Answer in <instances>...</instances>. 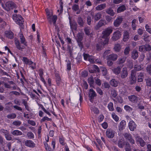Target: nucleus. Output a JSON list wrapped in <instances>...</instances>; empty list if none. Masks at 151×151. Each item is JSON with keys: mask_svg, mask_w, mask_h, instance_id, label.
Masks as SVG:
<instances>
[{"mask_svg": "<svg viewBox=\"0 0 151 151\" xmlns=\"http://www.w3.org/2000/svg\"><path fill=\"white\" fill-rule=\"evenodd\" d=\"M23 61L26 64L31 65L33 63L31 61L29 60L26 57L23 58Z\"/></svg>", "mask_w": 151, "mask_h": 151, "instance_id": "nucleus-45", "label": "nucleus"}, {"mask_svg": "<svg viewBox=\"0 0 151 151\" xmlns=\"http://www.w3.org/2000/svg\"><path fill=\"white\" fill-rule=\"evenodd\" d=\"M136 74L135 71L133 70H131L130 76L129 78L130 84L131 85L133 84L136 82L137 81L136 77Z\"/></svg>", "mask_w": 151, "mask_h": 151, "instance_id": "nucleus-5", "label": "nucleus"}, {"mask_svg": "<svg viewBox=\"0 0 151 151\" xmlns=\"http://www.w3.org/2000/svg\"><path fill=\"white\" fill-rule=\"evenodd\" d=\"M104 47L103 45L102 42H99L96 45V50L98 51L102 50Z\"/></svg>", "mask_w": 151, "mask_h": 151, "instance_id": "nucleus-30", "label": "nucleus"}, {"mask_svg": "<svg viewBox=\"0 0 151 151\" xmlns=\"http://www.w3.org/2000/svg\"><path fill=\"white\" fill-rule=\"evenodd\" d=\"M11 133L14 136L20 135L22 134V132L17 130L13 131Z\"/></svg>", "mask_w": 151, "mask_h": 151, "instance_id": "nucleus-37", "label": "nucleus"}, {"mask_svg": "<svg viewBox=\"0 0 151 151\" xmlns=\"http://www.w3.org/2000/svg\"><path fill=\"white\" fill-rule=\"evenodd\" d=\"M90 29V28L89 27H86L84 28V31H85L86 34L87 35H89L90 34V32L89 31Z\"/></svg>", "mask_w": 151, "mask_h": 151, "instance_id": "nucleus-60", "label": "nucleus"}, {"mask_svg": "<svg viewBox=\"0 0 151 151\" xmlns=\"http://www.w3.org/2000/svg\"><path fill=\"white\" fill-rule=\"evenodd\" d=\"M69 23L70 28L72 31H73V30H76L77 27V24L76 22L75 21L72 22L71 21V18H70V16L69 17Z\"/></svg>", "mask_w": 151, "mask_h": 151, "instance_id": "nucleus-13", "label": "nucleus"}, {"mask_svg": "<svg viewBox=\"0 0 151 151\" xmlns=\"http://www.w3.org/2000/svg\"><path fill=\"white\" fill-rule=\"evenodd\" d=\"M114 50L116 52H119L121 49V47L119 44L115 45L114 48Z\"/></svg>", "mask_w": 151, "mask_h": 151, "instance_id": "nucleus-46", "label": "nucleus"}, {"mask_svg": "<svg viewBox=\"0 0 151 151\" xmlns=\"http://www.w3.org/2000/svg\"><path fill=\"white\" fill-rule=\"evenodd\" d=\"M15 44L17 49L19 50H22L24 48V47H21L19 41L17 39L15 40Z\"/></svg>", "mask_w": 151, "mask_h": 151, "instance_id": "nucleus-36", "label": "nucleus"}, {"mask_svg": "<svg viewBox=\"0 0 151 151\" xmlns=\"http://www.w3.org/2000/svg\"><path fill=\"white\" fill-rule=\"evenodd\" d=\"M2 6L3 8L7 11L10 10L11 9H13L15 7V4L12 1L6 2L5 6L2 4Z\"/></svg>", "mask_w": 151, "mask_h": 151, "instance_id": "nucleus-2", "label": "nucleus"}, {"mask_svg": "<svg viewBox=\"0 0 151 151\" xmlns=\"http://www.w3.org/2000/svg\"><path fill=\"white\" fill-rule=\"evenodd\" d=\"M19 36L20 39L21 43L23 44L25 46H27V43L26 42L25 39L22 33H19Z\"/></svg>", "mask_w": 151, "mask_h": 151, "instance_id": "nucleus-24", "label": "nucleus"}, {"mask_svg": "<svg viewBox=\"0 0 151 151\" xmlns=\"http://www.w3.org/2000/svg\"><path fill=\"white\" fill-rule=\"evenodd\" d=\"M144 75L143 73H141L138 76L137 81L138 82H142L144 78Z\"/></svg>", "mask_w": 151, "mask_h": 151, "instance_id": "nucleus-34", "label": "nucleus"}, {"mask_svg": "<svg viewBox=\"0 0 151 151\" xmlns=\"http://www.w3.org/2000/svg\"><path fill=\"white\" fill-rule=\"evenodd\" d=\"M56 82L58 86H59L60 85V82L61 81V78L60 76H59L58 75H57L56 76Z\"/></svg>", "mask_w": 151, "mask_h": 151, "instance_id": "nucleus-48", "label": "nucleus"}, {"mask_svg": "<svg viewBox=\"0 0 151 151\" xmlns=\"http://www.w3.org/2000/svg\"><path fill=\"white\" fill-rule=\"evenodd\" d=\"M135 138L136 142H139L141 147H143L145 145L146 142L139 136H136Z\"/></svg>", "mask_w": 151, "mask_h": 151, "instance_id": "nucleus-11", "label": "nucleus"}, {"mask_svg": "<svg viewBox=\"0 0 151 151\" xmlns=\"http://www.w3.org/2000/svg\"><path fill=\"white\" fill-rule=\"evenodd\" d=\"M102 74L103 76H106L107 73V70L106 68L104 67H102L101 68Z\"/></svg>", "mask_w": 151, "mask_h": 151, "instance_id": "nucleus-58", "label": "nucleus"}, {"mask_svg": "<svg viewBox=\"0 0 151 151\" xmlns=\"http://www.w3.org/2000/svg\"><path fill=\"white\" fill-rule=\"evenodd\" d=\"M121 35V32L119 30H117L113 34V36L112 37V39L114 41L119 39Z\"/></svg>", "mask_w": 151, "mask_h": 151, "instance_id": "nucleus-12", "label": "nucleus"}, {"mask_svg": "<svg viewBox=\"0 0 151 151\" xmlns=\"http://www.w3.org/2000/svg\"><path fill=\"white\" fill-rule=\"evenodd\" d=\"M128 125L129 129L132 131H134L137 127V125L133 120L129 122Z\"/></svg>", "mask_w": 151, "mask_h": 151, "instance_id": "nucleus-16", "label": "nucleus"}, {"mask_svg": "<svg viewBox=\"0 0 151 151\" xmlns=\"http://www.w3.org/2000/svg\"><path fill=\"white\" fill-rule=\"evenodd\" d=\"M106 7V4H102L98 5L96 7V9L97 10L101 11L104 9Z\"/></svg>", "mask_w": 151, "mask_h": 151, "instance_id": "nucleus-29", "label": "nucleus"}, {"mask_svg": "<svg viewBox=\"0 0 151 151\" xmlns=\"http://www.w3.org/2000/svg\"><path fill=\"white\" fill-rule=\"evenodd\" d=\"M77 22L80 27H83L84 26V22L83 18L78 16L77 19Z\"/></svg>", "mask_w": 151, "mask_h": 151, "instance_id": "nucleus-19", "label": "nucleus"}, {"mask_svg": "<svg viewBox=\"0 0 151 151\" xmlns=\"http://www.w3.org/2000/svg\"><path fill=\"white\" fill-rule=\"evenodd\" d=\"M127 66L128 68L130 69H132L133 67V62L132 61L129 60L127 62Z\"/></svg>", "mask_w": 151, "mask_h": 151, "instance_id": "nucleus-47", "label": "nucleus"}, {"mask_svg": "<svg viewBox=\"0 0 151 151\" xmlns=\"http://www.w3.org/2000/svg\"><path fill=\"white\" fill-rule=\"evenodd\" d=\"M121 68L119 67H118L117 68H114L113 70V72L116 75L119 74L121 72Z\"/></svg>", "mask_w": 151, "mask_h": 151, "instance_id": "nucleus-38", "label": "nucleus"}, {"mask_svg": "<svg viewBox=\"0 0 151 151\" xmlns=\"http://www.w3.org/2000/svg\"><path fill=\"white\" fill-rule=\"evenodd\" d=\"M5 35L6 37L10 39L13 38L14 34L13 33L10 31H7L5 32Z\"/></svg>", "mask_w": 151, "mask_h": 151, "instance_id": "nucleus-26", "label": "nucleus"}, {"mask_svg": "<svg viewBox=\"0 0 151 151\" xmlns=\"http://www.w3.org/2000/svg\"><path fill=\"white\" fill-rule=\"evenodd\" d=\"M126 6L124 5H122L119 6L117 9V12L118 13H120L124 12L126 10Z\"/></svg>", "mask_w": 151, "mask_h": 151, "instance_id": "nucleus-33", "label": "nucleus"}, {"mask_svg": "<svg viewBox=\"0 0 151 151\" xmlns=\"http://www.w3.org/2000/svg\"><path fill=\"white\" fill-rule=\"evenodd\" d=\"M112 29L110 28H108L102 32L101 37L102 38H109L108 37L112 32Z\"/></svg>", "mask_w": 151, "mask_h": 151, "instance_id": "nucleus-3", "label": "nucleus"}, {"mask_svg": "<svg viewBox=\"0 0 151 151\" xmlns=\"http://www.w3.org/2000/svg\"><path fill=\"white\" fill-rule=\"evenodd\" d=\"M110 85L114 87H116L118 84V81L115 79L111 80L110 82Z\"/></svg>", "mask_w": 151, "mask_h": 151, "instance_id": "nucleus-31", "label": "nucleus"}, {"mask_svg": "<svg viewBox=\"0 0 151 151\" xmlns=\"http://www.w3.org/2000/svg\"><path fill=\"white\" fill-rule=\"evenodd\" d=\"M89 100L92 102L95 97H96L97 94L93 89H90L88 92Z\"/></svg>", "mask_w": 151, "mask_h": 151, "instance_id": "nucleus-6", "label": "nucleus"}, {"mask_svg": "<svg viewBox=\"0 0 151 151\" xmlns=\"http://www.w3.org/2000/svg\"><path fill=\"white\" fill-rule=\"evenodd\" d=\"M105 21L104 20L101 19L100 20L97 24L94 27V29L96 30H98L101 27L104 26V24Z\"/></svg>", "mask_w": 151, "mask_h": 151, "instance_id": "nucleus-18", "label": "nucleus"}, {"mask_svg": "<svg viewBox=\"0 0 151 151\" xmlns=\"http://www.w3.org/2000/svg\"><path fill=\"white\" fill-rule=\"evenodd\" d=\"M77 41H81L83 38V34L81 33H78L77 35Z\"/></svg>", "mask_w": 151, "mask_h": 151, "instance_id": "nucleus-43", "label": "nucleus"}, {"mask_svg": "<svg viewBox=\"0 0 151 151\" xmlns=\"http://www.w3.org/2000/svg\"><path fill=\"white\" fill-rule=\"evenodd\" d=\"M91 109L95 114H98L99 113V111L98 109L94 106L91 107Z\"/></svg>", "mask_w": 151, "mask_h": 151, "instance_id": "nucleus-44", "label": "nucleus"}, {"mask_svg": "<svg viewBox=\"0 0 151 151\" xmlns=\"http://www.w3.org/2000/svg\"><path fill=\"white\" fill-rule=\"evenodd\" d=\"M106 12L108 14L113 17L114 16L115 13L113 10L111 8H109L106 10Z\"/></svg>", "mask_w": 151, "mask_h": 151, "instance_id": "nucleus-28", "label": "nucleus"}, {"mask_svg": "<svg viewBox=\"0 0 151 151\" xmlns=\"http://www.w3.org/2000/svg\"><path fill=\"white\" fill-rule=\"evenodd\" d=\"M27 136L29 139H32L34 138V135L31 132H29L27 133Z\"/></svg>", "mask_w": 151, "mask_h": 151, "instance_id": "nucleus-64", "label": "nucleus"}, {"mask_svg": "<svg viewBox=\"0 0 151 151\" xmlns=\"http://www.w3.org/2000/svg\"><path fill=\"white\" fill-rule=\"evenodd\" d=\"M104 40L102 42L103 45L104 47L107 45L108 44L109 38H105Z\"/></svg>", "mask_w": 151, "mask_h": 151, "instance_id": "nucleus-59", "label": "nucleus"}, {"mask_svg": "<svg viewBox=\"0 0 151 151\" xmlns=\"http://www.w3.org/2000/svg\"><path fill=\"white\" fill-rule=\"evenodd\" d=\"M118 147L121 148L123 147L124 145H125L124 142L122 139H120L119 140L118 143Z\"/></svg>", "mask_w": 151, "mask_h": 151, "instance_id": "nucleus-41", "label": "nucleus"}, {"mask_svg": "<svg viewBox=\"0 0 151 151\" xmlns=\"http://www.w3.org/2000/svg\"><path fill=\"white\" fill-rule=\"evenodd\" d=\"M108 108L109 110L111 111H113L114 110L113 106V104L111 102H110L108 105Z\"/></svg>", "mask_w": 151, "mask_h": 151, "instance_id": "nucleus-42", "label": "nucleus"}, {"mask_svg": "<svg viewBox=\"0 0 151 151\" xmlns=\"http://www.w3.org/2000/svg\"><path fill=\"white\" fill-rule=\"evenodd\" d=\"M146 70L148 73L151 75V65H148L146 67Z\"/></svg>", "mask_w": 151, "mask_h": 151, "instance_id": "nucleus-63", "label": "nucleus"}, {"mask_svg": "<svg viewBox=\"0 0 151 151\" xmlns=\"http://www.w3.org/2000/svg\"><path fill=\"white\" fill-rule=\"evenodd\" d=\"M88 82L90 87L94 88V81L93 77L91 76L88 79Z\"/></svg>", "mask_w": 151, "mask_h": 151, "instance_id": "nucleus-27", "label": "nucleus"}, {"mask_svg": "<svg viewBox=\"0 0 151 151\" xmlns=\"http://www.w3.org/2000/svg\"><path fill=\"white\" fill-rule=\"evenodd\" d=\"M118 55L115 54H112L107 56L106 59L107 60L116 61L117 59Z\"/></svg>", "mask_w": 151, "mask_h": 151, "instance_id": "nucleus-17", "label": "nucleus"}, {"mask_svg": "<svg viewBox=\"0 0 151 151\" xmlns=\"http://www.w3.org/2000/svg\"><path fill=\"white\" fill-rule=\"evenodd\" d=\"M111 96L115 98L117 96V92L114 89L112 90L111 91Z\"/></svg>", "mask_w": 151, "mask_h": 151, "instance_id": "nucleus-53", "label": "nucleus"}, {"mask_svg": "<svg viewBox=\"0 0 151 151\" xmlns=\"http://www.w3.org/2000/svg\"><path fill=\"white\" fill-rule=\"evenodd\" d=\"M124 137L132 145H133L135 144V141L133 138L131 134L129 132L124 133L123 134Z\"/></svg>", "mask_w": 151, "mask_h": 151, "instance_id": "nucleus-4", "label": "nucleus"}, {"mask_svg": "<svg viewBox=\"0 0 151 151\" xmlns=\"http://www.w3.org/2000/svg\"><path fill=\"white\" fill-rule=\"evenodd\" d=\"M38 105H39L40 107H41L42 109L43 110V111L45 112L47 114L49 115H50V114L49 112L47 111L46 109L43 107V106L41 104H38Z\"/></svg>", "mask_w": 151, "mask_h": 151, "instance_id": "nucleus-56", "label": "nucleus"}, {"mask_svg": "<svg viewBox=\"0 0 151 151\" xmlns=\"http://www.w3.org/2000/svg\"><path fill=\"white\" fill-rule=\"evenodd\" d=\"M115 131L111 129H108L106 132V136L109 138H112L114 136Z\"/></svg>", "mask_w": 151, "mask_h": 151, "instance_id": "nucleus-9", "label": "nucleus"}, {"mask_svg": "<svg viewBox=\"0 0 151 151\" xmlns=\"http://www.w3.org/2000/svg\"><path fill=\"white\" fill-rule=\"evenodd\" d=\"M136 21V19H134L132 21V27L134 30H135L136 28V25L135 24Z\"/></svg>", "mask_w": 151, "mask_h": 151, "instance_id": "nucleus-55", "label": "nucleus"}, {"mask_svg": "<svg viewBox=\"0 0 151 151\" xmlns=\"http://www.w3.org/2000/svg\"><path fill=\"white\" fill-rule=\"evenodd\" d=\"M130 49L129 47H126L124 50V54L125 55H128Z\"/></svg>", "mask_w": 151, "mask_h": 151, "instance_id": "nucleus-52", "label": "nucleus"}, {"mask_svg": "<svg viewBox=\"0 0 151 151\" xmlns=\"http://www.w3.org/2000/svg\"><path fill=\"white\" fill-rule=\"evenodd\" d=\"M126 125V121L124 120L120 122L118 126L119 130L120 131H122L123 129L125 128Z\"/></svg>", "mask_w": 151, "mask_h": 151, "instance_id": "nucleus-20", "label": "nucleus"}, {"mask_svg": "<svg viewBox=\"0 0 151 151\" xmlns=\"http://www.w3.org/2000/svg\"><path fill=\"white\" fill-rule=\"evenodd\" d=\"M145 52L150 51L151 50V46L149 44L145 45Z\"/></svg>", "mask_w": 151, "mask_h": 151, "instance_id": "nucleus-50", "label": "nucleus"}, {"mask_svg": "<svg viewBox=\"0 0 151 151\" xmlns=\"http://www.w3.org/2000/svg\"><path fill=\"white\" fill-rule=\"evenodd\" d=\"M129 100L133 103L137 102L138 101L137 97L134 95H131L128 97Z\"/></svg>", "mask_w": 151, "mask_h": 151, "instance_id": "nucleus-21", "label": "nucleus"}, {"mask_svg": "<svg viewBox=\"0 0 151 151\" xmlns=\"http://www.w3.org/2000/svg\"><path fill=\"white\" fill-rule=\"evenodd\" d=\"M123 20V19L122 17L120 16L118 17L114 21V26L116 27H119L122 23Z\"/></svg>", "mask_w": 151, "mask_h": 151, "instance_id": "nucleus-7", "label": "nucleus"}, {"mask_svg": "<svg viewBox=\"0 0 151 151\" xmlns=\"http://www.w3.org/2000/svg\"><path fill=\"white\" fill-rule=\"evenodd\" d=\"M44 145L47 151H53L55 147V141L54 140L52 142L51 145L53 147L52 148H51L50 146H49L47 143H45Z\"/></svg>", "mask_w": 151, "mask_h": 151, "instance_id": "nucleus-8", "label": "nucleus"}, {"mask_svg": "<svg viewBox=\"0 0 151 151\" xmlns=\"http://www.w3.org/2000/svg\"><path fill=\"white\" fill-rule=\"evenodd\" d=\"M88 60L90 63H93L95 62L94 61V57H93V56H90L88 58Z\"/></svg>", "mask_w": 151, "mask_h": 151, "instance_id": "nucleus-62", "label": "nucleus"}, {"mask_svg": "<svg viewBox=\"0 0 151 151\" xmlns=\"http://www.w3.org/2000/svg\"><path fill=\"white\" fill-rule=\"evenodd\" d=\"M124 109L126 111L128 112H131L133 111V109L129 106L127 105L124 106Z\"/></svg>", "mask_w": 151, "mask_h": 151, "instance_id": "nucleus-40", "label": "nucleus"}, {"mask_svg": "<svg viewBox=\"0 0 151 151\" xmlns=\"http://www.w3.org/2000/svg\"><path fill=\"white\" fill-rule=\"evenodd\" d=\"M72 8L74 11H77L79 9V6L77 4H75L72 6Z\"/></svg>", "mask_w": 151, "mask_h": 151, "instance_id": "nucleus-57", "label": "nucleus"}, {"mask_svg": "<svg viewBox=\"0 0 151 151\" xmlns=\"http://www.w3.org/2000/svg\"><path fill=\"white\" fill-rule=\"evenodd\" d=\"M86 21L87 22V24L89 25H91V22L92 21V19L91 17L89 16H88L86 17Z\"/></svg>", "mask_w": 151, "mask_h": 151, "instance_id": "nucleus-54", "label": "nucleus"}, {"mask_svg": "<svg viewBox=\"0 0 151 151\" xmlns=\"http://www.w3.org/2000/svg\"><path fill=\"white\" fill-rule=\"evenodd\" d=\"M12 18L17 24L19 25H21L23 24L24 22L23 19L20 15L14 14L13 15Z\"/></svg>", "mask_w": 151, "mask_h": 151, "instance_id": "nucleus-1", "label": "nucleus"}, {"mask_svg": "<svg viewBox=\"0 0 151 151\" xmlns=\"http://www.w3.org/2000/svg\"><path fill=\"white\" fill-rule=\"evenodd\" d=\"M111 115L112 117L115 121L117 122L118 121L119 119V117L116 115L114 113H113Z\"/></svg>", "mask_w": 151, "mask_h": 151, "instance_id": "nucleus-51", "label": "nucleus"}, {"mask_svg": "<svg viewBox=\"0 0 151 151\" xmlns=\"http://www.w3.org/2000/svg\"><path fill=\"white\" fill-rule=\"evenodd\" d=\"M124 149L125 151H132L131 146L128 142H126L125 144Z\"/></svg>", "mask_w": 151, "mask_h": 151, "instance_id": "nucleus-35", "label": "nucleus"}, {"mask_svg": "<svg viewBox=\"0 0 151 151\" xmlns=\"http://www.w3.org/2000/svg\"><path fill=\"white\" fill-rule=\"evenodd\" d=\"M126 58H121L118 59L117 61L118 63L119 64H122L124 63L125 61Z\"/></svg>", "mask_w": 151, "mask_h": 151, "instance_id": "nucleus-49", "label": "nucleus"}, {"mask_svg": "<svg viewBox=\"0 0 151 151\" xmlns=\"http://www.w3.org/2000/svg\"><path fill=\"white\" fill-rule=\"evenodd\" d=\"M120 77L122 78H126L128 75V72L127 68H123L120 72Z\"/></svg>", "mask_w": 151, "mask_h": 151, "instance_id": "nucleus-10", "label": "nucleus"}, {"mask_svg": "<svg viewBox=\"0 0 151 151\" xmlns=\"http://www.w3.org/2000/svg\"><path fill=\"white\" fill-rule=\"evenodd\" d=\"M129 38V33L127 31H125L123 35V40L124 42H126L128 41Z\"/></svg>", "mask_w": 151, "mask_h": 151, "instance_id": "nucleus-32", "label": "nucleus"}, {"mask_svg": "<svg viewBox=\"0 0 151 151\" xmlns=\"http://www.w3.org/2000/svg\"><path fill=\"white\" fill-rule=\"evenodd\" d=\"M44 70L43 69L41 68L39 70V75L40 78L41 80L45 84H46V82L44 78L42 76L43 74Z\"/></svg>", "mask_w": 151, "mask_h": 151, "instance_id": "nucleus-25", "label": "nucleus"}, {"mask_svg": "<svg viewBox=\"0 0 151 151\" xmlns=\"http://www.w3.org/2000/svg\"><path fill=\"white\" fill-rule=\"evenodd\" d=\"M25 145L29 147H33L35 146V144L32 141L28 140L25 142Z\"/></svg>", "mask_w": 151, "mask_h": 151, "instance_id": "nucleus-22", "label": "nucleus"}, {"mask_svg": "<svg viewBox=\"0 0 151 151\" xmlns=\"http://www.w3.org/2000/svg\"><path fill=\"white\" fill-rule=\"evenodd\" d=\"M16 116V115L14 113L8 115L7 117L9 119H14Z\"/></svg>", "mask_w": 151, "mask_h": 151, "instance_id": "nucleus-61", "label": "nucleus"}, {"mask_svg": "<svg viewBox=\"0 0 151 151\" xmlns=\"http://www.w3.org/2000/svg\"><path fill=\"white\" fill-rule=\"evenodd\" d=\"M47 19L49 20V22L51 24L52 21L53 22V24L55 25V24L56 21L57 19V17L56 15H54L52 16H48L47 17Z\"/></svg>", "mask_w": 151, "mask_h": 151, "instance_id": "nucleus-15", "label": "nucleus"}, {"mask_svg": "<svg viewBox=\"0 0 151 151\" xmlns=\"http://www.w3.org/2000/svg\"><path fill=\"white\" fill-rule=\"evenodd\" d=\"M132 58L134 60L136 59L138 56V52L137 50H133L132 53Z\"/></svg>", "mask_w": 151, "mask_h": 151, "instance_id": "nucleus-23", "label": "nucleus"}, {"mask_svg": "<svg viewBox=\"0 0 151 151\" xmlns=\"http://www.w3.org/2000/svg\"><path fill=\"white\" fill-rule=\"evenodd\" d=\"M102 16V15L100 12L92 14V18L94 19L95 22L99 20Z\"/></svg>", "mask_w": 151, "mask_h": 151, "instance_id": "nucleus-14", "label": "nucleus"}, {"mask_svg": "<svg viewBox=\"0 0 151 151\" xmlns=\"http://www.w3.org/2000/svg\"><path fill=\"white\" fill-rule=\"evenodd\" d=\"M141 68L142 67L140 65H135L134 66V69H133L132 70L135 71L136 74L137 71H139L141 70L142 69Z\"/></svg>", "mask_w": 151, "mask_h": 151, "instance_id": "nucleus-39", "label": "nucleus"}]
</instances>
